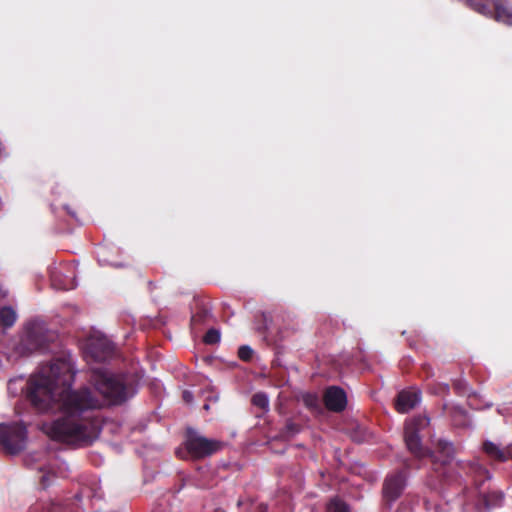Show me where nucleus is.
Returning a JSON list of instances; mask_svg holds the SVG:
<instances>
[{
	"label": "nucleus",
	"instance_id": "aec40b11",
	"mask_svg": "<svg viewBox=\"0 0 512 512\" xmlns=\"http://www.w3.org/2000/svg\"><path fill=\"white\" fill-rule=\"evenodd\" d=\"M305 401L307 405L312 406L316 402V398L313 396H308Z\"/></svg>",
	"mask_w": 512,
	"mask_h": 512
},
{
	"label": "nucleus",
	"instance_id": "2eb2a0df",
	"mask_svg": "<svg viewBox=\"0 0 512 512\" xmlns=\"http://www.w3.org/2000/svg\"><path fill=\"white\" fill-rule=\"evenodd\" d=\"M220 341V333L215 329L209 330L204 336L206 344H216Z\"/></svg>",
	"mask_w": 512,
	"mask_h": 512
},
{
	"label": "nucleus",
	"instance_id": "393cba45",
	"mask_svg": "<svg viewBox=\"0 0 512 512\" xmlns=\"http://www.w3.org/2000/svg\"><path fill=\"white\" fill-rule=\"evenodd\" d=\"M212 401H217L218 400V396H214L213 398H211Z\"/></svg>",
	"mask_w": 512,
	"mask_h": 512
},
{
	"label": "nucleus",
	"instance_id": "5701e85b",
	"mask_svg": "<svg viewBox=\"0 0 512 512\" xmlns=\"http://www.w3.org/2000/svg\"><path fill=\"white\" fill-rule=\"evenodd\" d=\"M41 482L43 483V485H46V482H47L46 476H42Z\"/></svg>",
	"mask_w": 512,
	"mask_h": 512
},
{
	"label": "nucleus",
	"instance_id": "a878e982",
	"mask_svg": "<svg viewBox=\"0 0 512 512\" xmlns=\"http://www.w3.org/2000/svg\"><path fill=\"white\" fill-rule=\"evenodd\" d=\"M448 389H449L448 385H447V384H446V385H444V390H445V391H448Z\"/></svg>",
	"mask_w": 512,
	"mask_h": 512
},
{
	"label": "nucleus",
	"instance_id": "a211bd4d",
	"mask_svg": "<svg viewBox=\"0 0 512 512\" xmlns=\"http://www.w3.org/2000/svg\"><path fill=\"white\" fill-rule=\"evenodd\" d=\"M50 512H73V510L69 506H65L62 504H54L51 507Z\"/></svg>",
	"mask_w": 512,
	"mask_h": 512
},
{
	"label": "nucleus",
	"instance_id": "20e7f679",
	"mask_svg": "<svg viewBox=\"0 0 512 512\" xmlns=\"http://www.w3.org/2000/svg\"><path fill=\"white\" fill-rule=\"evenodd\" d=\"M185 447L191 457L199 459L212 455L222 448V443L215 439L206 438L195 432H189Z\"/></svg>",
	"mask_w": 512,
	"mask_h": 512
},
{
	"label": "nucleus",
	"instance_id": "9d476101",
	"mask_svg": "<svg viewBox=\"0 0 512 512\" xmlns=\"http://www.w3.org/2000/svg\"><path fill=\"white\" fill-rule=\"evenodd\" d=\"M483 450L489 457L498 461H506L512 457L509 449H502L491 441L484 442Z\"/></svg>",
	"mask_w": 512,
	"mask_h": 512
},
{
	"label": "nucleus",
	"instance_id": "0eeeda50",
	"mask_svg": "<svg viewBox=\"0 0 512 512\" xmlns=\"http://www.w3.org/2000/svg\"><path fill=\"white\" fill-rule=\"evenodd\" d=\"M324 403L326 408L330 411H343L347 405V396L345 391L337 386L329 387L324 394Z\"/></svg>",
	"mask_w": 512,
	"mask_h": 512
},
{
	"label": "nucleus",
	"instance_id": "1a4fd4ad",
	"mask_svg": "<svg viewBox=\"0 0 512 512\" xmlns=\"http://www.w3.org/2000/svg\"><path fill=\"white\" fill-rule=\"evenodd\" d=\"M419 393L414 391H401L396 399V410L400 413H406L413 409L419 402Z\"/></svg>",
	"mask_w": 512,
	"mask_h": 512
},
{
	"label": "nucleus",
	"instance_id": "39448f33",
	"mask_svg": "<svg viewBox=\"0 0 512 512\" xmlns=\"http://www.w3.org/2000/svg\"><path fill=\"white\" fill-rule=\"evenodd\" d=\"M428 425L429 418L425 416H418L407 423L405 427L406 446L408 450L418 458L428 455V450L422 447L421 439L418 435V431L424 429Z\"/></svg>",
	"mask_w": 512,
	"mask_h": 512
},
{
	"label": "nucleus",
	"instance_id": "b1692460",
	"mask_svg": "<svg viewBox=\"0 0 512 512\" xmlns=\"http://www.w3.org/2000/svg\"><path fill=\"white\" fill-rule=\"evenodd\" d=\"M203 408L208 411L210 409L209 403H205Z\"/></svg>",
	"mask_w": 512,
	"mask_h": 512
},
{
	"label": "nucleus",
	"instance_id": "ddd939ff",
	"mask_svg": "<svg viewBox=\"0 0 512 512\" xmlns=\"http://www.w3.org/2000/svg\"><path fill=\"white\" fill-rule=\"evenodd\" d=\"M252 403L253 405L263 409L268 410L269 407V399L266 394L264 393H256L252 397Z\"/></svg>",
	"mask_w": 512,
	"mask_h": 512
},
{
	"label": "nucleus",
	"instance_id": "f3484780",
	"mask_svg": "<svg viewBox=\"0 0 512 512\" xmlns=\"http://www.w3.org/2000/svg\"><path fill=\"white\" fill-rule=\"evenodd\" d=\"M253 354V350L249 346H242L239 348L238 356L240 359L244 361H248L251 359Z\"/></svg>",
	"mask_w": 512,
	"mask_h": 512
},
{
	"label": "nucleus",
	"instance_id": "6e6552de",
	"mask_svg": "<svg viewBox=\"0 0 512 512\" xmlns=\"http://www.w3.org/2000/svg\"><path fill=\"white\" fill-rule=\"evenodd\" d=\"M87 350L95 360L104 361L112 354L114 346L105 338L90 339Z\"/></svg>",
	"mask_w": 512,
	"mask_h": 512
},
{
	"label": "nucleus",
	"instance_id": "f257e3e1",
	"mask_svg": "<svg viewBox=\"0 0 512 512\" xmlns=\"http://www.w3.org/2000/svg\"><path fill=\"white\" fill-rule=\"evenodd\" d=\"M74 373L69 362L57 360L41 371L32 382L30 398L39 410L58 408L63 417L41 425V430L52 440L65 443H90L99 433L95 421L83 414L101 408L105 403L117 404L125 400V386L121 379L104 370H95L91 381L97 393L90 388L70 392Z\"/></svg>",
	"mask_w": 512,
	"mask_h": 512
},
{
	"label": "nucleus",
	"instance_id": "7ed1b4c3",
	"mask_svg": "<svg viewBox=\"0 0 512 512\" xmlns=\"http://www.w3.org/2000/svg\"><path fill=\"white\" fill-rule=\"evenodd\" d=\"M26 440L27 430L22 424H0V445L6 453H19L24 449Z\"/></svg>",
	"mask_w": 512,
	"mask_h": 512
},
{
	"label": "nucleus",
	"instance_id": "dca6fc26",
	"mask_svg": "<svg viewBox=\"0 0 512 512\" xmlns=\"http://www.w3.org/2000/svg\"><path fill=\"white\" fill-rule=\"evenodd\" d=\"M299 431V426L292 421H287L283 434L287 437L295 435Z\"/></svg>",
	"mask_w": 512,
	"mask_h": 512
},
{
	"label": "nucleus",
	"instance_id": "423d86ee",
	"mask_svg": "<svg viewBox=\"0 0 512 512\" xmlns=\"http://www.w3.org/2000/svg\"><path fill=\"white\" fill-rule=\"evenodd\" d=\"M406 485V477L402 472H398L386 478L383 486V497L391 503L402 494Z\"/></svg>",
	"mask_w": 512,
	"mask_h": 512
},
{
	"label": "nucleus",
	"instance_id": "6ab92c4d",
	"mask_svg": "<svg viewBox=\"0 0 512 512\" xmlns=\"http://www.w3.org/2000/svg\"><path fill=\"white\" fill-rule=\"evenodd\" d=\"M183 400L187 403V404H190L192 403L193 401V395L190 391H184L183 392Z\"/></svg>",
	"mask_w": 512,
	"mask_h": 512
},
{
	"label": "nucleus",
	"instance_id": "9b49d317",
	"mask_svg": "<svg viewBox=\"0 0 512 512\" xmlns=\"http://www.w3.org/2000/svg\"><path fill=\"white\" fill-rule=\"evenodd\" d=\"M503 502V494L500 491H492L487 494H483L481 496V506L479 509L481 512H485L486 510L500 506Z\"/></svg>",
	"mask_w": 512,
	"mask_h": 512
},
{
	"label": "nucleus",
	"instance_id": "412c9836",
	"mask_svg": "<svg viewBox=\"0 0 512 512\" xmlns=\"http://www.w3.org/2000/svg\"><path fill=\"white\" fill-rule=\"evenodd\" d=\"M464 386H465V385H464V383H462L461 381H455V382H454V387H455V389H457V390H462V389H464Z\"/></svg>",
	"mask_w": 512,
	"mask_h": 512
},
{
	"label": "nucleus",
	"instance_id": "f03ea898",
	"mask_svg": "<svg viewBox=\"0 0 512 512\" xmlns=\"http://www.w3.org/2000/svg\"><path fill=\"white\" fill-rule=\"evenodd\" d=\"M466 5L485 17L512 26V5L508 0H466Z\"/></svg>",
	"mask_w": 512,
	"mask_h": 512
},
{
	"label": "nucleus",
	"instance_id": "4468645a",
	"mask_svg": "<svg viewBox=\"0 0 512 512\" xmlns=\"http://www.w3.org/2000/svg\"><path fill=\"white\" fill-rule=\"evenodd\" d=\"M327 512H349L347 505L339 499H333L327 507Z\"/></svg>",
	"mask_w": 512,
	"mask_h": 512
},
{
	"label": "nucleus",
	"instance_id": "4be33fe9",
	"mask_svg": "<svg viewBox=\"0 0 512 512\" xmlns=\"http://www.w3.org/2000/svg\"><path fill=\"white\" fill-rule=\"evenodd\" d=\"M66 209V211L68 212V214H70L71 216H75L74 212L70 211L69 207L68 206H65L64 207Z\"/></svg>",
	"mask_w": 512,
	"mask_h": 512
},
{
	"label": "nucleus",
	"instance_id": "bb28decb",
	"mask_svg": "<svg viewBox=\"0 0 512 512\" xmlns=\"http://www.w3.org/2000/svg\"><path fill=\"white\" fill-rule=\"evenodd\" d=\"M30 512H38V511H37V510H32V511H30Z\"/></svg>",
	"mask_w": 512,
	"mask_h": 512
},
{
	"label": "nucleus",
	"instance_id": "f8f14e48",
	"mask_svg": "<svg viewBox=\"0 0 512 512\" xmlns=\"http://www.w3.org/2000/svg\"><path fill=\"white\" fill-rule=\"evenodd\" d=\"M0 320L4 326H12L16 320V313L10 307H3L0 310Z\"/></svg>",
	"mask_w": 512,
	"mask_h": 512
}]
</instances>
